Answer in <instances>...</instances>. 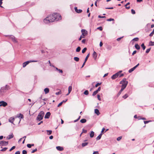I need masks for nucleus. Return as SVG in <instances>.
I'll list each match as a JSON object with an SVG mask.
<instances>
[{
	"instance_id": "9",
	"label": "nucleus",
	"mask_w": 154,
	"mask_h": 154,
	"mask_svg": "<svg viewBox=\"0 0 154 154\" xmlns=\"http://www.w3.org/2000/svg\"><path fill=\"white\" fill-rule=\"evenodd\" d=\"M17 117L19 118L20 119L19 122V123L20 122L21 119L23 118V114H22L20 113L17 115Z\"/></svg>"
},
{
	"instance_id": "30",
	"label": "nucleus",
	"mask_w": 154,
	"mask_h": 154,
	"mask_svg": "<svg viewBox=\"0 0 154 154\" xmlns=\"http://www.w3.org/2000/svg\"><path fill=\"white\" fill-rule=\"evenodd\" d=\"M112 47L110 45H107L106 47V48L108 50H110L111 49Z\"/></svg>"
},
{
	"instance_id": "63",
	"label": "nucleus",
	"mask_w": 154,
	"mask_h": 154,
	"mask_svg": "<svg viewBox=\"0 0 154 154\" xmlns=\"http://www.w3.org/2000/svg\"><path fill=\"white\" fill-rule=\"evenodd\" d=\"M93 154H99V153L98 151H95L93 152Z\"/></svg>"
},
{
	"instance_id": "5",
	"label": "nucleus",
	"mask_w": 154,
	"mask_h": 154,
	"mask_svg": "<svg viewBox=\"0 0 154 154\" xmlns=\"http://www.w3.org/2000/svg\"><path fill=\"white\" fill-rule=\"evenodd\" d=\"M37 61L29 60V61H28L26 62H25L23 63V67H25L26 66L30 63L32 62H36Z\"/></svg>"
},
{
	"instance_id": "46",
	"label": "nucleus",
	"mask_w": 154,
	"mask_h": 154,
	"mask_svg": "<svg viewBox=\"0 0 154 154\" xmlns=\"http://www.w3.org/2000/svg\"><path fill=\"white\" fill-rule=\"evenodd\" d=\"M27 146L29 148H30L32 147V145H31V144H28L27 145Z\"/></svg>"
},
{
	"instance_id": "23",
	"label": "nucleus",
	"mask_w": 154,
	"mask_h": 154,
	"mask_svg": "<svg viewBox=\"0 0 154 154\" xmlns=\"http://www.w3.org/2000/svg\"><path fill=\"white\" fill-rule=\"evenodd\" d=\"M72 89V87L71 86H70L68 87V92H69V93H70Z\"/></svg>"
},
{
	"instance_id": "51",
	"label": "nucleus",
	"mask_w": 154,
	"mask_h": 154,
	"mask_svg": "<svg viewBox=\"0 0 154 154\" xmlns=\"http://www.w3.org/2000/svg\"><path fill=\"white\" fill-rule=\"evenodd\" d=\"M37 151V149L36 148H35V149L32 150V151L31 152V153H33L35 152L36 151Z\"/></svg>"
},
{
	"instance_id": "19",
	"label": "nucleus",
	"mask_w": 154,
	"mask_h": 154,
	"mask_svg": "<svg viewBox=\"0 0 154 154\" xmlns=\"http://www.w3.org/2000/svg\"><path fill=\"white\" fill-rule=\"evenodd\" d=\"M102 135V134L100 133L96 138V140H100L101 139Z\"/></svg>"
},
{
	"instance_id": "17",
	"label": "nucleus",
	"mask_w": 154,
	"mask_h": 154,
	"mask_svg": "<svg viewBox=\"0 0 154 154\" xmlns=\"http://www.w3.org/2000/svg\"><path fill=\"white\" fill-rule=\"evenodd\" d=\"M94 112L98 116L100 114L99 110L97 109H95L94 110Z\"/></svg>"
},
{
	"instance_id": "10",
	"label": "nucleus",
	"mask_w": 154,
	"mask_h": 154,
	"mask_svg": "<svg viewBox=\"0 0 154 154\" xmlns=\"http://www.w3.org/2000/svg\"><path fill=\"white\" fill-rule=\"evenodd\" d=\"M7 105H8V104H7V103L6 102H5L4 101H2V104H1L0 105V106H3L4 107H5V106H6Z\"/></svg>"
},
{
	"instance_id": "27",
	"label": "nucleus",
	"mask_w": 154,
	"mask_h": 154,
	"mask_svg": "<svg viewBox=\"0 0 154 154\" xmlns=\"http://www.w3.org/2000/svg\"><path fill=\"white\" fill-rule=\"evenodd\" d=\"M88 143H82V147H84L88 144Z\"/></svg>"
},
{
	"instance_id": "24",
	"label": "nucleus",
	"mask_w": 154,
	"mask_h": 154,
	"mask_svg": "<svg viewBox=\"0 0 154 154\" xmlns=\"http://www.w3.org/2000/svg\"><path fill=\"white\" fill-rule=\"evenodd\" d=\"M89 55H90V54L89 53L87 55V56H86L85 59V62H86V61H87L88 57H89Z\"/></svg>"
},
{
	"instance_id": "47",
	"label": "nucleus",
	"mask_w": 154,
	"mask_h": 154,
	"mask_svg": "<svg viewBox=\"0 0 154 154\" xmlns=\"http://www.w3.org/2000/svg\"><path fill=\"white\" fill-rule=\"evenodd\" d=\"M131 12L132 14H135V11L133 9H131Z\"/></svg>"
},
{
	"instance_id": "15",
	"label": "nucleus",
	"mask_w": 154,
	"mask_h": 154,
	"mask_svg": "<svg viewBox=\"0 0 154 154\" xmlns=\"http://www.w3.org/2000/svg\"><path fill=\"white\" fill-rule=\"evenodd\" d=\"M56 149L59 151H62L63 150V148L60 146H57L56 147Z\"/></svg>"
},
{
	"instance_id": "8",
	"label": "nucleus",
	"mask_w": 154,
	"mask_h": 154,
	"mask_svg": "<svg viewBox=\"0 0 154 154\" xmlns=\"http://www.w3.org/2000/svg\"><path fill=\"white\" fill-rule=\"evenodd\" d=\"M9 38L12 39V41L15 43L17 42V39L15 38L14 36L11 35L10 36Z\"/></svg>"
},
{
	"instance_id": "11",
	"label": "nucleus",
	"mask_w": 154,
	"mask_h": 154,
	"mask_svg": "<svg viewBox=\"0 0 154 154\" xmlns=\"http://www.w3.org/2000/svg\"><path fill=\"white\" fill-rule=\"evenodd\" d=\"M51 115V113L50 112H48L45 116V119H48Z\"/></svg>"
},
{
	"instance_id": "25",
	"label": "nucleus",
	"mask_w": 154,
	"mask_h": 154,
	"mask_svg": "<svg viewBox=\"0 0 154 154\" xmlns=\"http://www.w3.org/2000/svg\"><path fill=\"white\" fill-rule=\"evenodd\" d=\"M149 46H153L154 45V42H152V41H150L149 42Z\"/></svg>"
},
{
	"instance_id": "44",
	"label": "nucleus",
	"mask_w": 154,
	"mask_h": 154,
	"mask_svg": "<svg viewBox=\"0 0 154 154\" xmlns=\"http://www.w3.org/2000/svg\"><path fill=\"white\" fill-rule=\"evenodd\" d=\"M16 147L15 146H12L11 148L9 150L10 151H11L13 149H14Z\"/></svg>"
},
{
	"instance_id": "53",
	"label": "nucleus",
	"mask_w": 154,
	"mask_h": 154,
	"mask_svg": "<svg viewBox=\"0 0 154 154\" xmlns=\"http://www.w3.org/2000/svg\"><path fill=\"white\" fill-rule=\"evenodd\" d=\"M98 17L99 18H104L106 17L105 16H101L100 15H99Z\"/></svg>"
},
{
	"instance_id": "57",
	"label": "nucleus",
	"mask_w": 154,
	"mask_h": 154,
	"mask_svg": "<svg viewBox=\"0 0 154 154\" xmlns=\"http://www.w3.org/2000/svg\"><path fill=\"white\" fill-rule=\"evenodd\" d=\"M123 37H119V38H117V40L118 41H119Z\"/></svg>"
},
{
	"instance_id": "7",
	"label": "nucleus",
	"mask_w": 154,
	"mask_h": 154,
	"mask_svg": "<svg viewBox=\"0 0 154 154\" xmlns=\"http://www.w3.org/2000/svg\"><path fill=\"white\" fill-rule=\"evenodd\" d=\"M82 35L85 37L88 34L87 31L85 29H82L81 30Z\"/></svg>"
},
{
	"instance_id": "1",
	"label": "nucleus",
	"mask_w": 154,
	"mask_h": 154,
	"mask_svg": "<svg viewBox=\"0 0 154 154\" xmlns=\"http://www.w3.org/2000/svg\"><path fill=\"white\" fill-rule=\"evenodd\" d=\"M61 19V16L59 14L54 13L47 17L44 19V22L45 23L48 24Z\"/></svg>"
},
{
	"instance_id": "22",
	"label": "nucleus",
	"mask_w": 154,
	"mask_h": 154,
	"mask_svg": "<svg viewBox=\"0 0 154 154\" xmlns=\"http://www.w3.org/2000/svg\"><path fill=\"white\" fill-rule=\"evenodd\" d=\"M86 120L85 119H81L80 120V122L82 123H85L86 122Z\"/></svg>"
},
{
	"instance_id": "43",
	"label": "nucleus",
	"mask_w": 154,
	"mask_h": 154,
	"mask_svg": "<svg viewBox=\"0 0 154 154\" xmlns=\"http://www.w3.org/2000/svg\"><path fill=\"white\" fill-rule=\"evenodd\" d=\"M114 19H113L111 18L107 19V21H114Z\"/></svg>"
},
{
	"instance_id": "35",
	"label": "nucleus",
	"mask_w": 154,
	"mask_h": 154,
	"mask_svg": "<svg viewBox=\"0 0 154 154\" xmlns=\"http://www.w3.org/2000/svg\"><path fill=\"white\" fill-rule=\"evenodd\" d=\"M87 48H85L82 51V53H84L87 50Z\"/></svg>"
},
{
	"instance_id": "37",
	"label": "nucleus",
	"mask_w": 154,
	"mask_h": 154,
	"mask_svg": "<svg viewBox=\"0 0 154 154\" xmlns=\"http://www.w3.org/2000/svg\"><path fill=\"white\" fill-rule=\"evenodd\" d=\"M84 94L86 95H88L89 94V92L88 91V90H86L84 92Z\"/></svg>"
},
{
	"instance_id": "21",
	"label": "nucleus",
	"mask_w": 154,
	"mask_h": 154,
	"mask_svg": "<svg viewBox=\"0 0 154 154\" xmlns=\"http://www.w3.org/2000/svg\"><path fill=\"white\" fill-rule=\"evenodd\" d=\"M135 47L137 50H139L140 48V46L137 44L135 45Z\"/></svg>"
},
{
	"instance_id": "13",
	"label": "nucleus",
	"mask_w": 154,
	"mask_h": 154,
	"mask_svg": "<svg viewBox=\"0 0 154 154\" xmlns=\"http://www.w3.org/2000/svg\"><path fill=\"white\" fill-rule=\"evenodd\" d=\"M8 120L9 122L14 124L13 122L14 120V118L13 117H11Z\"/></svg>"
},
{
	"instance_id": "52",
	"label": "nucleus",
	"mask_w": 154,
	"mask_h": 154,
	"mask_svg": "<svg viewBox=\"0 0 154 154\" xmlns=\"http://www.w3.org/2000/svg\"><path fill=\"white\" fill-rule=\"evenodd\" d=\"M97 97L98 100H99L100 101L101 100V98H100V96L98 94L97 95Z\"/></svg>"
},
{
	"instance_id": "34",
	"label": "nucleus",
	"mask_w": 154,
	"mask_h": 154,
	"mask_svg": "<svg viewBox=\"0 0 154 154\" xmlns=\"http://www.w3.org/2000/svg\"><path fill=\"white\" fill-rule=\"evenodd\" d=\"M135 69H134V68L133 67L129 69L128 71V72L129 73H131Z\"/></svg>"
},
{
	"instance_id": "41",
	"label": "nucleus",
	"mask_w": 154,
	"mask_h": 154,
	"mask_svg": "<svg viewBox=\"0 0 154 154\" xmlns=\"http://www.w3.org/2000/svg\"><path fill=\"white\" fill-rule=\"evenodd\" d=\"M128 97V94H126L122 97L125 99L126 98H127Z\"/></svg>"
},
{
	"instance_id": "61",
	"label": "nucleus",
	"mask_w": 154,
	"mask_h": 154,
	"mask_svg": "<svg viewBox=\"0 0 154 154\" xmlns=\"http://www.w3.org/2000/svg\"><path fill=\"white\" fill-rule=\"evenodd\" d=\"M137 52V51H134L132 54V55H134V54H135Z\"/></svg>"
},
{
	"instance_id": "26",
	"label": "nucleus",
	"mask_w": 154,
	"mask_h": 154,
	"mask_svg": "<svg viewBox=\"0 0 154 154\" xmlns=\"http://www.w3.org/2000/svg\"><path fill=\"white\" fill-rule=\"evenodd\" d=\"M74 60L75 61L78 62L79 61V59L77 57H74Z\"/></svg>"
},
{
	"instance_id": "38",
	"label": "nucleus",
	"mask_w": 154,
	"mask_h": 154,
	"mask_svg": "<svg viewBox=\"0 0 154 154\" xmlns=\"http://www.w3.org/2000/svg\"><path fill=\"white\" fill-rule=\"evenodd\" d=\"M13 136H14V135H13L12 134H11V135H9L8 136V139H11V138H13Z\"/></svg>"
},
{
	"instance_id": "33",
	"label": "nucleus",
	"mask_w": 154,
	"mask_h": 154,
	"mask_svg": "<svg viewBox=\"0 0 154 154\" xmlns=\"http://www.w3.org/2000/svg\"><path fill=\"white\" fill-rule=\"evenodd\" d=\"M141 47L143 49V50H145V49L146 48V47L144 45V43H142L141 45Z\"/></svg>"
},
{
	"instance_id": "6",
	"label": "nucleus",
	"mask_w": 154,
	"mask_h": 154,
	"mask_svg": "<svg viewBox=\"0 0 154 154\" xmlns=\"http://www.w3.org/2000/svg\"><path fill=\"white\" fill-rule=\"evenodd\" d=\"M8 144V141H0V146H6Z\"/></svg>"
},
{
	"instance_id": "48",
	"label": "nucleus",
	"mask_w": 154,
	"mask_h": 154,
	"mask_svg": "<svg viewBox=\"0 0 154 154\" xmlns=\"http://www.w3.org/2000/svg\"><path fill=\"white\" fill-rule=\"evenodd\" d=\"M150 49L151 48L147 49L146 51V53H148L150 51Z\"/></svg>"
},
{
	"instance_id": "14",
	"label": "nucleus",
	"mask_w": 154,
	"mask_h": 154,
	"mask_svg": "<svg viewBox=\"0 0 154 154\" xmlns=\"http://www.w3.org/2000/svg\"><path fill=\"white\" fill-rule=\"evenodd\" d=\"M92 55L94 60H96L97 56V54L96 52L94 51L93 54Z\"/></svg>"
},
{
	"instance_id": "42",
	"label": "nucleus",
	"mask_w": 154,
	"mask_h": 154,
	"mask_svg": "<svg viewBox=\"0 0 154 154\" xmlns=\"http://www.w3.org/2000/svg\"><path fill=\"white\" fill-rule=\"evenodd\" d=\"M122 136H120V137H118L117 138V140L118 141H120L122 139Z\"/></svg>"
},
{
	"instance_id": "39",
	"label": "nucleus",
	"mask_w": 154,
	"mask_h": 154,
	"mask_svg": "<svg viewBox=\"0 0 154 154\" xmlns=\"http://www.w3.org/2000/svg\"><path fill=\"white\" fill-rule=\"evenodd\" d=\"M154 34V29L151 33H150L149 35L150 36H152Z\"/></svg>"
},
{
	"instance_id": "16",
	"label": "nucleus",
	"mask_w": 154,
	"mask_h": 154,
	"mask_svg": "<svg viewBox=\"0 0 154 154\" xmlns=\"http://www.w3.org/2000/svg\"><path fill=\"white\" fill-rule=\"evenodd\" d=\"M118 76L117 74L116 73L112 76L111 77V78L112 79H114L117 78Z\"/></svg>"
},
{
	"instance_id": "32",
	"label": "nucleus",
	"mask_w": 154,
	"mask_h": 154,
	"mask_svg": "<svg viewBox=\"0 0 154 154\" xmlns=\"http://www.w3.org/2000/svg\"><path fill=\"white\" fill-rule=\"evenodd\" d=\"M139 40V38H135L133 39L131 41H137Z\"/></svg>"
},
{
	"instance_id": "28",
	"label": "nucleus",
	"mask_w": 154,
	"mask_h": 154,
	"mask_svg": "<svg viewBox=\"0 0 154 154\" xmlns=\"http://www.w3.org/2000/svg\"><path fill=\"white\" fill-rule=\"evenodd\" d=\"M47 131L48 135H49L51 134L52 131L51 130H47Z\"/></svg>"
},
{
	"instance_id": "54",
	"label": "nucleus",
	"mask_w": 154,
	"mask_h": 154,
	"mask_svg": "<svg viewBox=\"0 0 154 154\" xmlns=\"http://www.w3.org/2000/svg\"><path fill=\"white\" fill-rule=\"evenodd\" d=\"M101 84V83H97L95 85L96 87H97L99 85H100Z\"/></svg>"
},
{
	"instance_id": "58",
	"label": "nucleus",
	"mask_w": 154,
	"mask_h": 154,
	"mask_svg": "<svg viewBox=\"0 0 154 154\" xmlns=\"http://www.w3.org/2000/svg\"><path fill=\"white\" fill-rule=\"evenodd\" d=\"M61 94V91H60L59 92L56 93L55 94L57 95H58Z\"/></svg>"
},
{
	"instance_id": "12",
	"label": "nucleus",
	"mask_w": 154,
	"mask_h": 154,
	"mask_svg": "<svg viewBox=\"0 0 154 154\" xmlns=\"http://www.w3.org/2000/svg\"><path fill=\"white\" fill-rule=\"evenodd\" d=\"M74 9L75 10V11L78 13H81L82 12V10L81 9L78 10L77 9V8L76 7H75Z\"/></svg>"
},
{
	"instance_id": "40",
	"label": "nucleus",
	"mask_w": 154,
	"mask_h": 154,
	"mask_svg": "<svg viewBox=\"0 0 154 154\" xmlns=\"http://www.w3.org/2000/svg\"><path fill=\"white\" fill-rule=\"evenodd\" d=\"M8 149L7 147H5L0 150L1 151H5Z\"/></svg>"
},
{
	"instance_id": "31",
	"label": "nucleus",
	"mask_w": 154,
	"mask_h": 154,
	"mask_svg": "<svg viewBox=\"0 0 154 154\" xmlns=\"http://www.w3.org/2000/svg\"><path fill=\"white\" fill-rule=\"evenodd\" d=\"M81 50V48L80 47H78L76 49V51L77 52H79Z\"/></svg>"
},
{
	"instance_id": "45",
	"label": "nucleus",
	"mask_w": 154,
	"mask_h": 154,
	"mask_svg": "<svg viewBox=\"0 0 154 154\" xmlns=\"http://www.w3.org/2000/svg\"><path fill=\"white\" fill-rule=\"evenodd\" d=\"M87 132V131L86 130H85L84 129H83L82 130V133H86Z\"/></svg>"
},
{
	"instance_id": "60",
	"label": "nucleus",
	"mask_w": 154,
	"mask_h": 154,
	"mask_svg": "<svg viewBox=\"0 0 154 154\" xmlns=\"http://www.w3.org/2000/svg\"><path fill=\"white\" fill-rule=\"evenodd\" d=\"M85 41L86 40L85 39H83L82 40V43L85 44Z\"/></svg>"
},
{
	"instance_id": "2",
	"label": "nucleus",
	"mask_w": 154,
	"mask_h": 154,
	"mask_svg": "<svg viewBox=\"0 0 154 154\" xmlns=\"http://www.w3.org/2000/svg\"><path fill=\"white\" fill-rule=\"evenodd\" d=\"M126 79H123L120 82V84L122 85L121 89H122L123 91L126 88L128 83V82L126 81Z\"/></svg>"
},
{
	"instance_id": "3",
	"label": "nucleus",
	"mask_w": 154,
	"mask_h": 154,
	"mask_svg": "<svg viewBox=\"0 0 154 154\" xmlns=\"http://www.w3.org/2000/svg\"><path fill=\"white\" fill-rule=\"evenodd\" d=\"M10 89V87L8 85H6L5 86L1 87L0 90V94L2 95L6 91L9 90Z\"/></svg>"
},
{
	"instance_id": "4",
	"label": "nucleus",
	"mask_w": 154,
	"mask_h": 154,
	"mask_svg": "<svg viewBox=\"0 0 154 154\" xmlns=\"http://www.w3.org/2000/svg\"><path fill=\"white\" fill-rule=\"evenodd\" d=\"M44 115V112L43 111H41L36 118V120L38 121L42 120L43 119Z\"/></svg>"
},
{
	"instance_id": "50",
	"label": "nucleus",
	"mask_w": 154,
	"mask_h": 154,
	"mask_svg": "<svg viewBox=\"0 0 154 154\" xmlns=\"http://www.w3.org/2000/svg\"><path fill=\"white\" fill-rule=\"evenodd\" d=\"M97 29L100 30V31H102L103 29L102 27L101 26H100L97 28Z\"/></svg>"
},
{
	"instance_id": "62",
	"label": "nucleus",
	"mask_w": 154,
	"mask_h": 154,
	"mask_svg": "<svg viewBox=\"0 0 154 154\" xmlns=\"http://www.w3.org/2000/svg\"><path fill=\"white\" fill-rule=\"evenodd\" d=\"M58 71L60 73H62L63 72V71L62 69H58Z\"/></svg>"
},
{
	"instance_id": "55",
	"label": "nucleus",
	"mask_w": 154,
	"mask_h": 154,
	"mask_svg": "<svg viewBox=\"0 0 154 154\" xmlns=\"http://www.w3.org/2000/svg\"><path fill=\"white\" fill-rule=\"evenodd\" d=\"M151 122L150 121H144V123L145 124H146L148 123L149 122Z\"/></svg>"
},
{
	"instance_id": "56",
	"label": "nucleus",
	"mask_w": 154,
	"mask_h": 154,
	"mask_svg": "<svg viewBox=\"0 0 154 154\" xmlns=\"http://www.w3.org/2000/svg\"><path fill=\"white\" fill-rule=\"evenodd\" d=\"M85 38V37H84L83 36H82V35H81L80 37V38H79V41L81 40L82 38Z\"/></svg>"
},
{
	"instance_id": "20",
	"label": "nucleus",
	"mask_w": 154,
	"mask_h": 154,
	"mask_svg": "<svg viewBox=\"0 0 154 154\" xmlns=\"http://www.w3.org/2000/svg\"><path fill=\"white\" fill-rule=\"evenodd\" d=\"M94 132L92 131L91 132V133L90 134V136L91 137H94Z\"/></svg>"
},
{
	"instance_id": "64",
	"label": "nucleus",
	"mask_w": 154,
	"mask_h": 154,
	"mask_svg": "<svg viewBox=\"0 0 154 154\" xmlns=\"http://www.w3.org/2000/svg\"><path fill=\"white\" fill-rule=\"evenodd\" d=\"M20 151H17L16 152H15V154H20Z\"/></svg>"
},
{
	"instance_id": "29",
	"label": "nucleus",
	"mask_w": 154,
	"mask_h": 154,
	"mask_svg": "<svg viewBox=\"0 0 154 154\" xmlns=\"http://www.w3.org/2000/svg\"><path fill=\"white\" fill-rule=\"evenodd\" d=\"M123 91L122 90V89H121L119 91L118 93V94L117 95V96L119 97L120 95L121 94V93H122V92Z\"/></svg>"
},
{
	"instance_id": "18",
	"label": "nucleus",
	"mask_w": 154,
	"mask_h": 154,
	"mask_svg": "<svg viewBox=\"0 0 154 154\" xmlns=\"http://www.w3.org/2000/svg\"><path fill=\"white\" fill-rule=\"evenodd\" d=\"M44 92L45 94H48L49 91V89L48 88H46L44 90Z\"/></svg>"
},
{
	"instance_id": "49",
	"label": "nucleus",
	"mask_w": 154,
	"mask_h": 154,
	"mask_svg": "<svg viewBox=\"0 0 154 154\" xmlns=\"http://www.w3.org/2000/svg\"><path fill=\"white\" fill-rule=\"evenodd\" d=\"M23 154H26L27 153V151L26 150H23L22 151Z\"/></svg>"
},
{
	"instance_id": "36",
	"label": "nucleus",
	"mask_w": 154,
	"mask_h": 154,
	"mask_svg": "<svg viewBox=\"0 0 154 154\" xmlns=\"http://www.w3.org/2000/svg\"><path fill=\"white\" fill-rule=\"evenodd\" d=\"M98 92L97 90L95 91L94 92H93V94H92V95L93 96H95L96 94L98 93Z\"/></svg>"
},
{
	"instance_id": "59",
	"label": "nucleus",
	"mask_w": 154,
	"mask_h": 154,
	"mask_svg": "<svg viewBox=\"0 0 154 154\" xmlns=\"http://www.w3.org/2000/svg\"><path fill=\"white\" fill-rule=\"evenodd\" d=\"M63 104V102H60V103L57 106V107H59V106H61L62 104Z\"/></svg>"
}]
</instances>
